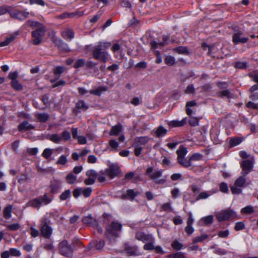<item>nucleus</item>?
Here are the masks:
<instances>
[{"instance_id":"58836bf2","label":"nucleus","mask_w":258,"mask_h":258,"mask_svg":"<svg viewBox=\"0 0 258 258\" xmlns=\"http://www.w3.org/2000/svg\"><path fill=\"white\" fill-rule=\"evenodd\" d=\"M171 246L174 249L179 250L182 249L183 244L177 240H175L171 243Z\"/></svg>"},{"instance_id":"a878e982","label":"nucleus","mask_w":258,"mask_h":258,"mask_svg":"<svg viewBox=\"0 0 258 258\" xmlns=\"http://www.w3.org/2000/svg\"><path fill=\"white\" fill-rule=\"evenodd\" d=\"M34 128V126L29 123L27 121H24L18 126V130L22 132L24 130H30Z\"/></svg>"},{"instance_id":"4c0bfd02","label":"nucleus","mask_w":258,"mask_h":258,"mask_svg":"<svg viewBox=\"0 0 258 258\" xmlns=\"http://www.w3.org/2000/svg\"><path fill=\"white\" fill-rule=\"evenodd\" d=\"M178 163L182 165V166L187 168L191 166V161L190 160V158L188 160H187L186 158H183L178 161Z\"/></svg>"},{"instance_id":"7c9ffc66","label":"nucleus","mask_w":258,"mask_h":258,"mask_svg":"<svg viewBox=\"0 0 258 258\" xmlns=\"http://www.w3.org/2000/svg\"><path fill=\"white\" fill-rule=\"evenodd\" d=\"M246 183L245 176L242 175L239 176L235 182V185L237 187H243Z\"/></svg>"},{"instance_id":"72a5a7b5","label":"nucleus","mask_w":258,"mask_h":258,"mask_svg":"<svg viewBox=\"0 0 258 258\" xmlns=\"http://www.w3.org/2000/svg\"><path fill=\"white\" fill-rule=\"evenodd\" d=\"M37 119L42 122H46L49 118V115L46 113H39L36 115Z\"/></svg>"},{"instance_id":"338daca9","label":"nucleus","mask_w":258,"mask_h":258,"mask_svg":"<svg viewBox=\"0 0 258 258\" xmlns=\"http://www.w3.org/2000/svg\"><path fill=\"white\" fill-rule=\"evenodd\" d=\"M220 190L222 192H228V187L227 183H226L225 182H222L220 184Z\"/></svg>"},{"instance_id":"a19ab883","label":"nucleus","mask_w":258,"mask_h":258,"mask_svg":"<svg viewBox=\"0 0 258 258\" xmlns=\"http://www.w3.org/2000/svg\"><path fill=\"white\" fill-rule=\"evenodd\" d=\"M242 140L239 138H231L229 141V145L231 147H235L240 144Z\"/></svg>"},{"instance_id":"a18cd8bd","label":"nucleus","mask_w":258,"mask_h":258,"mask_svg":"<svg viewBox=\"0 0 258 258\" xmlns=\"http://www.w3.org/2000/svg\"><path fill=\"white\" fill-rule=\"evenodd\" d=\"M61 140L63 141H67L71 139V134L67 131H64L61 134Z\"/></svg>"},{"instance_id":"3c124183","label":"nucleus","mask_w":258,"mask_h":258,"mask_svg":"<svg viewBox=\"0 0 258 258\" xmlns=\"http://www.w3.org/2000/svg\"><path fill=\"white\" fill-rule=\"evenodd\" d=\"M165 62L167 65L171 66L175 63V60L173 56L169 55L165 57Z\"/></svg>"},{"instance_id":"6ab92c4d","label":"nucleus","mask_w":258,"mask_h":258,"mask_svg":"<svg viewBox=\"0 0 258 258\" xmlns=\"http://www.w3.org/2000/svg\"><path fill=\"white\" fill-rule=\"evenodd\" d=\"M139 194V192L135 191L134 189H130L126 191V194L122 195L121 198L122 199H128L131 200H133L135 198L138 196Z\"/></svg>"},{"instance_id":"de8ad7c7","label":"nucleus","mask_w":258,"mask_h":258,"mask_svg":"<svg viewBox=\"0 0 258 258\" xmlns=\"http://www.w3.org/2000/svg\"><path fill=\"white\" fill-rule=\"evenodd\" d=\"M154 241H147L144 246V249L146 250H152L154 249Z\"/></svg>"},{"instance_id":"aec40b11","label":"nucleus","mask_w":258,"mask_h":258,"mask_svg":"<svg viewBox=\"0 0 258 258\" xmlns=\"http://www.w3.org/2000/svg\"><path fill=\"white\" fill-rule=\"evenodd\" d=\"M53 41L60 50L66 52L70 50L68 44L63 42L61 39L55 38Z\"/></svg>"},{"instance_id":"39448f33","label":"nucleus","mask_w":258,"mask_h":258,"mask_svg":"<svg viewBox=\"0 0 258 258\" xmlns=\"http://www.w3.org/2000/svg\"><path fill=\"white\" fill-rule=\"evenodd\" d=\"M249 39L244 35L243 32L239 30H235L232 35V42L235 44L246 43Z\"/></svg>"},{"instance_id":"a211bd4d","label":"nucleus","mask_w":258,"mask_h":258,"mask_svg":"<svg viewBox=\"0 0 258 258\" xmlns=\"http://www.w3.org/2000/svg\"><path fill=\"white\" fill-rule=\"evenodd\" d=\"M82 222L85 224L93 227H98V223L96 220L92 217L91 214L84 216L82 219Z\"/></svg>"},{"instance_id":"0eeeda50","label":"nucleus","mask_w":258,"mask_h":258,"mask_svg":"<svg viewBox=\"0 0 258 258\" xmlns=\"http://www.w3.org/2000/svg\"><path fill=\"white\" fill-rule=\"evenodd\" d=\"M45 29L44 27H41L32 32V35L33 37V43L35 45L39 44L44 35Z\"/></svg>"},{"instance_id":"e2e57ef3","label":"nucleus","mask_w":258,"mask_h":258,"mask_svg":"<svg viewBox=\"0 0 258 258\" xmlns=\"http://www.w3.org/2000/svg\"><path fill=\"white\" fill-rule=\"evenodd\" d=\"M162 211L169 212L172 210L171 204L169 203H166L161 206Z\"/></svg>"},{"instance_id":"603ef678","label":"nucleus","mask_w":258,"mask_h":258,"mask_svg":"<svg viewBox=\"0 0 258 258\" xmlns=\"http://www.w3.org/2000/svg\"><path fill=\"white\" fill-rule=\"evenodd\" d=\"M71 194L70 189L66 190L60 195V199L62 201L66 200L71 196Z\"/></svg>"},{"instance_id":"5fc2aeb1","label":"nucleus","mask_w":258,"mask_h":258,"mask_svg":"<svg viewBox=\"0 0 258 258\" xmlns=\"http://www.w3.org/2000/svg\"><path fill=\"white\" fill-rule=\"evenodd\" d=\"M133 146L135 147L134 152L136 156H140L142 151L143 148L141 146H139V145H136L134 143Z\"/></svg>"},{"instance_id":"393cba45","label":"nucleus","mask_w":258,"mask_h":258,"mask_svg":"<svg viewBox=\"0 0 258 258\" xmlns=\"http://www.w3.org/2000/svg\"><path fill=\"white\" fill-rule=\"evenodd\" d=\"M149 140V138L147 136L140 137H137L135 139L134 143L141 146V145H145L147 142H148Z\"/></svg>"},{"instance_id":"0e129e2a","label":"nucleus","mask_w":258,"mask_h":258,"mask_svg":"<svg viewBox=\"0 0 258 258\" xmlns=\"http://www.w3.org/2000/svg\"><path fill=\"white\" fill-rule=\"evenodd\" d=\"M170 256L172 258H186L185 253L181 252H177L173 254H170Z\"/></svg>"},{"instance_id":"ddd939ff","label":"nucleus","mask_w":258,"mask_h":258,"mask_svg":"<svg viewBox=\"0 0 258 258\" xmlns=\"http://www.w3.org/2000/svg\"><path fill=\"white\" fill-rule=\"evenodd\" d=\"M136 238L140 241H142L144 243H146L147 241H154V238L151 234H146L144 232L139 231L136 234Z\"/></svg>"},{"instance_id":"f3484780","label":"nucleus","mask_w":258,"mask_h":258,"mask_svg":"<svg viewBox=\"0 0 258 258\" xmlns=\"http://www.w3.org/2000/svg\"><path fill=\"white\" fill-rule=\"evenodd\" d=\"M170 38V36L168 35L163 36V41L160 43H158L155 41H153L151 42V46L152 48H158L160 47H162L166 45Z\"/></svg>"},{"instance_id":"864d4df0","label":"nucleus","mask_w":258,"mask_h":258,"mask_svg":"<svg viewBox=\"0 0 258 258\" xmlns=\"http://www.w3.org/2000/svg\"><path fill=\"white\" fill-rule=\"evenodd\" d=\"M10 251L11 256H20L21 255V251L16 248H11L9 249Z\"/></svg>"},{"instance_id":"b1692460","label":"nucleus","mask_w":258,"mask_h":258,"mask_svg":"<svg viewBox=\"0 0 258 258\" xmlns=\"http://www.w3.org/2000/svg\"><path fill=\"white\" fill-rule=\"evenodd\" d=\"M177 154L178 161L184 158L187 153V149L183 146H180L179 149L176 151Z\"/></svg>"},{"instance_id":"f03ea898","label":"nucleus","mask_w":258,"mask_h":258,"mask_svg":"<svg viewBox=\"0 0 258 258\" xmlns=\"http://www.w3.org/2000/svg\"><path fill=\"white\" fill-rule=\"evenodd\" d=\"M51 201L52 199L48 197L46 194H45L42 196L34 199L28 202L27 204V206L39 209L42 205L49 204Z\"/></svg>"},{"instance_id":"7ed1b4c3","label":"nucleus","mask_w":258,"mask_h":258,"mask_svg":"<svg viewBox=\"0 0 258 258\" xmlns=\"http://www.w3.org/2000/svg\"><path fill=\"white\" fill-rule=\"evenodd\" d=\"M146 173L150 175V177L156 184H163L166 182L165 178H161L163 171L161 170H155L153 171L152 167H149L146 170Z\"/></svg>"},{"instance_id":"c9c22d12","label":"nucleus","mask_w":258,"mask_h":258,"mask_svg":"<svg viewBox=\"0 0 258 258\" xmlns=\"http://www.w3.org/2000/svg\"><path fill=\"white\" fill-rule=\"evenodd\" d=\"M107 89L106 87H99L95 89L91 90L90 93L92 94L100 96L103 91H106Z\"/></svg>"},{"instance_id":"423d86ee","label":"nucleus","mask_w":258,"mask_h":258,"mask_svg":"<svg viewBox=\"0 0 258 258\" xmlns=\"http://www.w3.org/2000/svg\"><path fill=\"white\" fill-rule=\"evenodd\" d=\"M59 249L62 255L71 256L73 254V249L68 241L64 240L59 243Z\"/></svg>"},{"instance_id":"bb28decb","label":"nucleus","mask_w":258,"mask_h":258,"mask_svg":"<svg viewBox=\"0 0 258 258\" xmlns=\"http://www.w3.org/2000/svg\"><path fill=\"white\" fill-rule=\"evenodd\" d=\"M197 105V102L195 100L190 101L186 103V113L188 115L190 116L193 112L192 109L191 108L192 107H194Z\"/></svg>"},{"instance_id":"1a4fd4ad","label":"nucleus","mask_w":258,"mask_h":258,"mask_svg":"<svg viewBox=\"0 0 258 258\" xmlns=\"http://www.w3.org/2000/svg\"><path fill=\"white\" fill-rule=\"evenodd\" d=\"M120 170L117 164H111L105 170V175L112 179L119 175Z\"/></svg>"},{"instance_id":"69168bd1","label":"nucleus","mask_w":258,"mask_h":258,"mask_svg":"<svg viewBox=\"0 0 258 258\" xmlns=\"http://www.w3.org/2000/svg\"><path fill=\"white\" fill-rule=\"evenodd\" d=\"M104 246V241L102 240L96 241L95 246L97 249L101 250Z\"/></svg>"},{"instance_id":"49530a36","label":"nucleus","mask_w":258,"mask_h":258,"mask_svg":"<svg viewBox=\"0 0 258 258\" xmlns=\"http://www.w3.org/2000/svg\"><path fill=\"white\" fill-rule=\"evenodd\" d=\"M214 217L212 215H209L201 218V220L204 222L205 225H209L213 222Z\"/></svg>"},{"instance_id":"79ce46f5","label":"nucleus","mask_w":258,"mask_h":258,"mask_svg":"<svg viewBox=\"0 0 258 258\" xmlns=\"http://www.w3.org/2000/svg\"><path fill=\"white\" fill-rule=\"evenodd\" d=\"M76 107L78 109H83L84 110H86L88 108V105L83 100L78 101L76 104Z\"/></svg>"},{"instance_id":"6e6552de","label":"nucleus","mask_w":258,"mask_h":258,"mask_svg":"<svg viewBox=\"0 0 258 258\" xmlns=\"http://www.w3.org/2000/svg\"><path fill=\"white\" fill-rule=\"evenodd\" d=\"M251 160L246 159L243 161L241 163L242 168L241 174L246 176L252 170L253 166V158L251 157Z\"/></svg>"},{"instance_id":"9d476101","label":"nucleus","mask_w":258,"mask_h":258,"mask_svg":"<svg viewBox=\"0 0 258 258\" xmlns=\"http://www.w3.org/2000/svg\"><path fill=\"white\" fill-rule=\"evenodd\" d=\"M92 192V189L90 187H78L75 188L73 192V196L75 198H78L81 195H83L85 198L89 197Z\"/></svg>"},{"instance_id":"c756f323","label":"nucleus","mask_w":258,"mask_h":258,"mask_svg":"<svg viewBox=\"0 0 258 258\" xmlns=\"http://www.w3.org/2000/svg\"><path fill=\"white\" fill-rule=\"evenodd\" d=\"M122 130V126L120 124H117L112 127L109 135L111 136L118 135Z\"/></svg>"},{"instance_id":"13d9d810","label":"nucleus","mask_w":258,"mask_h":258,"mask_svg":"<svg viewBox=\"0 0 258 258\" xmlns=\"http://www.w3.org/2000/svg\"><path fill=\"white\" fill-rule=\"evenodd\" d=\"M217 235L221 238H227L229 235V231L228 230L219 231L217 232Z\"/></svg>"},{"instance_id":"4d7b16f0","label":"nucleus","mask_w":258,"mask_h":258,"mask_svg":"<svg viewBox=\"0 0 258 258\" xmlns=\"http://www.w3.org/2000/svg\"><path fill=\"white\" fill-rule=\"evenodd\" d=\"M68 160L67 157L64 155H61L57 161V164L64 165L67 162Z\"/></svg>"},{"instance_id":"5701e85b","label":"nucleus","mask_w":258,"mask_h":258,"mask_svg":"<svg viewBox=\"0 0 258 258\" xmlns=\"http://www.w3.org/2000/svg\"><path fill=\"white\" fill-rule=\"evenodd\" d=\"M62 37L67 40H71L74 37V32L72 29H67L61 32Z\"/></svg>"},{"instance_id":"4be33fe9","label":"nucleus","mask_w":258,"mask_h":258,"mask_svg":"<svg viewBox=\"0 0 258 258\" xmlns=\"http://www.w3.org/2000/svg\"><path fill=\"white\" fill-rule=\"evenodd\" d=\"M216 192V190L213 189L209 191L201 192L197 198L196 201H199L202 199H206Z\"/></svg>"},{"instance_id":"680f3d73","label":"nucleus","mask_w":258,"mask_h":258,"mask_svg":"<svg viewBox=\"0 0 258 258\" xmlns=\"http://www.w3.org/2000/svg\"><path fill=\"white\" fill-rule=\"evenodd\" d=\"M85 61L83 59H78L74 64L75 68H79L84 66Z\"/></svg>"},{"instance_id":"09e8293b","label":"nucleus","mask_w":258,"mask_h":258,"mask_svg":"<svg viewBox=\"0 0 258 258\" xmlns=\"http://www.w3.org/2000/svg\"><path fill=\"white\" fill-rule=\"evenodd\" d=\"M11 85L12 87L17 91H20L23 89V86L17 80L12 81Z\"/></svg>"},{"instance_id":"f704fd0d","label":"nucleus","mask_w":258,"mask_h":258,"mask_svg":"<svg viewBox=\"0 0 258 258\" xmlns=\"http://www.w3.org/2000/svg\"><path fill=\"white\" fill-rule=\"evenodd\" d=\"M65 68L62 66H57L53 70V73L56 77V79H58L60 75L63 73Z\"/></svg>"},{"instance_id":"f8f14e48","label":"nucleus","mask_w":258,"mask_h":258,"mask_svg":"<svg viewBox=\"0 0 258 258\" xmlns=\"http://www.w3.org/2000/svg\"><path fill=\"white\" fill-rule=\"evenodd\" d=\"M11 17L23 21L28 18L29 13L26 11H15L10 13Z\"/></svg>"},{"instance_id":"412c9836","label":"nucleus","mask_w":258,"mask_h":258,"mask_svg":"<svg viewBox=\"0 0 258 258\" xmlns=\"http://www.w3.org/2000/svg\"><path fill=\"white\" fill-rule=\"evenodd\" d=\"M187 118L185 117L181 120H173L168 122V125L170 127H180L185 125L186 123Z\"/></svg>"},{"instance_id":"473e14b6","label":"nucleus","mask_w":258,"mask_h":258,"mask_svg":"<svg viewBox=\"0 0 258 258\" xmlns=\"http://www.w3.org/2000/svg\"><path fill=\"white\" fill-rule=\"evenodd\" d=\"M48 139L51 142L55 144H59L61 140V136L57 134H53L48 136Z\"/></svg>"},{"instance_id":"f257e3e1","label":"nucleus","mask_w":258,"mask_h":258,"mask_svg":"<svg viewBox=\"0 0 258 258\" xmlns=\"http://www.w3.org/2000/svg\"><path fill=\"white\" fill-rule=\"evenodd\" d=\"M111 43L110 42L100 41L93 47V57L97 60H100L106 62L109 57V54L107 51H104L109 47Z\"/></svg>"},{"instance_id":"c03bdc74","label":"nucleus","mask_w":258,"mask_h":258,"mask_svg":"<svg viewBox=\"0 0 258 258\" xmlns=\"http://www.w3.org/2000/svg\"><path fill=\"white\" fill-rule=\"evenodd\" d=\"M208 237L207 234H204L199 236H197L192 239V242L194 243L201 242L204 240L206 239Z\"/></svg>"},{"instance_id":"cd10ccee","label":"nucleus","mask_w":258,"mask_h":258,"mask_svg":"<svg viewBox=\"0 0 258 258\" xmlns=\"http://www.w3.org/2000/svg\"><path fill=\"white\" fill-rule=\"evenodd\" d=\"M167 132V130L163 126H159L155 131V134L158 137H163L165 136Z\"/></svg>"},{"instance_id":"6e6d98bb","label":"nucleus","mask_w":258,"mask_h":258,"mask_svg":"<svg viewBox=\"0 0 258 258\" xmlns=\"http://www.w3.org/2000/svg\"><path fill=\"white\" fill-rule=\"evenodd\" d=\"M8 230L11 231H16L20 228V225L18 223H14L7 225Z\"/></svg>"},{"instance_id":"37998d69","label":"nucleus","mask_w":258,"mask_h":258,"mask_svg":"<svg viewBox=\"0 0 258 258\" xmlns=\"http://www.w3.org/2000/svg\"><path fill=\"white\" fill-rule=\"evenodd\" d=\"M174 50L178 52L179 54H188L189 53L187 48L184 46L178 47L175 48Z\"/></svg>"},{"instance_id":"c85d7f7f","label":"nucleus","mask_w":258,"mask_h":258,"mask_svg":"<svg viewBox=\"0 0 258 258\" xmlns=\"http://www.w3.org/2000/svg\"><path fill=\"white\" fill-rule=\"evenodd\" d=\"M13 207L12 205H8L3 210L4 217L7 219H10L12 216Z\"/></svg>"},{"instance_id":"8fccbe9b","label":"nucleus","mask_w":258,"mask_h":258,"mask_svg":"<svg viewBox=\"0 0 258 258\" xmlns=\"http://www.w3.org/2000/svg\"><path fill=\"white\" fill-rule=\"evenodd\" d=\"M240 212L242 214H250L254 212V210L252 206H247L242 208Z\"/></svg>"},{"instance_id":"052dcab7","label":"nucleus","mask_w":258,"mask_h":258,"mask_svg":"<svg viewBox=\"0 0 258 258\" xmlns=\"http://www.w3.org/2000/svg\"><path fill=\"white\" fill-rule=\"evenodd\" d=\"M203 156L200 153L194 154L190 157V160L191 161H199L202 160Z\"/></svg>"},{"instance_id":"dca6fc26","label":"nucleus","mask_w":258,"mask_h":258,"mask_svg":"<svg viewBox=\"0 0 258 258\" xmlns=\"http://www.w3.org/2000/svg\"><path fill=\"white\" fill-rule=\"evenodd\" d=\"M61 181L59 179H54L50 182L49 187L50 191L52 193H56L60 188Z\"/></svg>"},{"instance_id":"e433bc0d","label":"nucleus","mask_w":258,"mask_h":258,"mask_svg":"<svg viewBox=\"0 0 258 258\" xmlns=\"http://www.w3.org/2000/svg\"><path fill=\"white\" fill-rule=\"evenodd\" d=\"M108 146L113 151H117L119 147L118 143L115 140H110L108 143Z\"/></svg>"},{"instance_id":"bf43d9fd","label":"nucleus","mask_w":258,"mask_h":258,"mask_svg":"<svg viewBox=\"0 0 258 258\" xmlns=\"http://www.w3.org/2000/svg\"><path fill=\"white\" fill-rule=\"evenodd\" d=\"M199 119L196 117H190L189 123L190 125L195 126L199 124Z\"/></svg>"},{"instance_id":"774afa93","label":"nucleus","mask_w":258,"mask_h":258,"mask_svg":"<svg viewBox=\"0 0 258 258\" xmlns=\"http://www.w3.org/2000/svg\"><path fill=\"white\" fill-rule=\"evenodd\" d=\"M77 139L78 143L80 145H85L87 144V138L85 136H79Z\"/></svg>"},{"instance_id":"2f4dec72","label":"nucleus","mask_w":258,"mask_h":258,"mask_svg":"<svg viewBox=\"0 0 258 258\" xmlns=\"http://www.w3.org/2000/svg\"><path fill=\"white\" fill-rule=\"evenodd\" d=\"M66 181L70 184H74L77 182V176L72 173H69L66 177Z\"/></svg>"},{"instance_id":"9b49d317","label":"nucleus","mask_w":258,"mask_h":258,"mask_svg":"<svg viewBox=\"0 0 258 258\" xmlns=\"http://www.w3.org/2000/svg\"><path fill=\"white\" fill-rule=\"evenodd\" d=\"M86 175L88 177L84 180V183L87 185L93 184L97 178V172L94 170H89L86 172Z\"/></svg>"},{"instance_id":"ea45409f","label":"nucleus","mask_w":258,"mask_h":258,"mask_svg":"<svg viewBox=\"0 0 258 258\" xmlns=\"http://www.w3.org/2000/svg\"><path fill=\"white\" fill-rule=\"evenodd\" d=\"M53 149L46 148L44 150L42 156L45 159H49L53 153Z\"/></svg>"},{"instance_id":"2eb2a0df","label":"nucleus","mask_w":258,"mask_h":258,"mask_svg":"<svg viewBox=\"0 0 258 258\" xmlns=\"http://www.w3.org/2000/svg\"><path fill=\"white\" fill-rule=\"evenodd\" d=\"M122 225L121 224L112 222L110 225L106 226V230L108 233L115 235V232L119 230L121 228Z\"/></svg>"},{"instance_id":"4468645a","label":"nucleus","mask_w":258,"mask_h":258,"mask_svg":"<svg viewBox=\"0 0 258 258\" xmlns=\"http://www.w3.org/2000/svg\"><path fill=\"white\" fill-rule=\"evenodd\" d=\"M41 234L45 238H49L52 233V228L47 223H45L41 227Z\"/></svg>"},{"instance_id":"20e7f679","label":"nucleus","mask_w":258,"mask_h":258,"mask_svg":"<svg viewBox=\"0 0 258 258\" xmlns=\"http://www.w3.org/2000/svg\"><path fill=\"white\" fill-rule=\"evenodd\" d=\"M236 216V213L230 209L222 210L216 214V217L218 221H223L233 219Z\"/></svg>"}]
</instances>
